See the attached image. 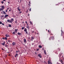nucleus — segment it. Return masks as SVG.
I'll use <instances>...</instances> for the list:
<instances>
[{"mask_svg":"<svg viewBox=\"0 0 64 64\" xmlns=\"http://www.w3.org/2000/svg\"><path fill=\"white\" fill-rule=\"evenodd\" d=\"M1 19H2V20H4V18H5V16H1Z\"/></svg>","mask_w":64,"mask_h":64,"instance_id":"obj_3","label":"nucleus"},{"mask_svg":"<svg viewBox=\"0 0 64 64\" xmlns=\"http://www.w3.org/2000/svg\"><path fill=\"white\" fill-rule=\"evenodd\" d=\"M22 23H24V22H22Z\"/></svg>","mask_w":64,"mask_h":64,"instance_id":"obj_61","label":"nucleus"},{"mask_svg":"<svg viewBox=\"0 0 64 64\" xmlns=\"http://www.w3.org/2000/svg\"><path fill=\"white\" fill-rule=\"evenodd\" d=\"M48 32H49V30H48Z\"/></svg>","mask_w":64,"mask_h":64,"instance_id":"obj_57","label":"nucleus"},{"mask_svg":"<svg viewBox=\"0 0 64 64\" xmlns=\"http://www.w3.org/2000/svg\"><path fill=\"white\" fill-rule=\"evenodd\" d=\"M51 38L52 39V40H54V36H52Z\"/></svg>","mask_w":64,"mask_h":64,"instance_id":"obj_16","label":"nucleus"},{"mask_svg":"<svg viewBox=\"0 0 64 64\" xmlns=\"http://www.w3.org/2000/svg\"><path fill=\"white\" fill-rule=\"evenodd\" d=\"M32 33H33V32H32Z\"/></svg>","mask_w":64,"mask_h":64,"instance_id":"obj_64","label":"nucleus"},{"mask_svg":"<svg viewBox=\"0 0 64 64\" xmlns=\"http://www.w3.org/2000/svg\"><path fill=\"white\" fill-rule=\"evenodd\" d=\"M5 36L6 37H10L9 35L8 34H6Z\"/></svg>","mask_w":64,"mask_h":64,"instance_id":"obj_7","label":"nucleus"},{"mask_svg":"<svg viewBox=\"0 0 64 64\" xmlns=\"http://www.w3.org/2000/svg\"><path fill=\"white\" fill-rule=\"evenodd\" d=\"M8 15H7V14H6L5 15V18H6V17H8Z\"/></svg>","mask_w":64,"mask_h":64,"instance_id":"obj_20","label":"nucleus"},{"mask_svg":"<svg viewBox=\"0 0 64 64\" xmlns=\"http://www.w3.org/2000/svg\"><path fill=\"white\" fill-rule=\"evenodd\" d=\"M14 21V19L13 18H11L10 19V21L9 22L10 23H12Z\"/></svg>","mask_w":64,"mask_h":64,"instance_id":"obj_1","label":"nucleus"},{"mask_svg":"<svg viewBox=\"0 0 64 64\" xmlns=\"http://www.w3.org/2000/svg\"><path fill=\"white\" fill-rule=\"evenodd\" d=\"M17 30L16 29H14V31L15 32H16V33H17V30Z\"/></svg>","mask_w":64,"mask_h":64,"instance_id":"obj_18","label":"nucleus"},{"mask_svg":"<svg viewBox=\"0 0 64 64\" xmlns=\"http://www.w3.org/2000/svg\"><path fill=\"white\" fill-rule=\"evenodd\" d=\"M3 12H4V14H6V12H5L4 11Z\"/></svg>","mask_w":64,"mask_h":64,"instance_id":"obj_27","label":"nucleus"},{"mask_svg":"<svg viewBox=\"0 0 64 64\" xmlns=\"http://www.w3.org/2000/svg\"><path fill=\"white\" fill-rule=\"evenodd\" d=\"M28 16H30V14H28Z\"/></svg>","mask_w":64,"mask_h":64,"instance_id":"obj_42","label":"nucleus"},{"mask_svg":"<svg viewBox=\"0 0 64 64\" xmlns=\"http://www.w3.org/2000/svg\"><path fill=\"white\" fill-rule=\"evenodd\" d=\"M2 10V8H0V11H1Z\"/></svg>","mask_w":64,"mask_h":64,"instance_id":"obj_32","label":"nucleus"},{"mask_svg":"<svg viewBox=\"0 0 64 64\" xmlns=\"http://www.w3.org/2000/svg\"><path fill=\"white\" fill-rule=\"evenodd\" d=\"M8 42H10V40H8Z\"/></svg>","mask_w":64,"mask_h":64,"instance_id":"obj_47","label":"nucleus"},{"mask_svg":"<svg viewBox=\"0 0 64 64\" xmlns=\"http://www.w3.org/2000/svg\"><path fill=\"white\" fill-rule=\"evenodd\" d=\"M2 25H4V23H2Z\"/></svg>","mask_w":64,"mask_h":64,"instance_id":"obj_39","label":"nucleus"},{"mask_svg":"<svg viewBox=\"0 0 64 64\" xmlns=\"http://www.w3.org/2000/svg\"><path fill=\"white\" fill-rule=\"evenodd\" d=\"M10 53L9 52H7V53Z\"/></svg>","mask_w":64,"mask_h":64,"instance_id":"obj_58","label":"nucleus"},{"mask_svg":"<svg viewBox=\"0 0 64 64\" xmlns=\"http://www.w3.org/2000/svg\"><path fill=\"white\" fill-rule=\"evenodd\" d=\"M4 46L5 47H6L7 48H8V46L7 45V44H5Z\"/></svg>","mask_w":64,"mask_h":64,"instance_id":"obj_23","label":"nucleus"},{"mask_svg":"<svg viewBox=\"0 0 64 64\" xmlns=\"http://www.w3.org/2000/svg\"><path fill=\"white\" fill-rule=\"evenodd\" d=\"M2 11H3V10L4 9V6H2Z\"/></svg>","mask_w":64,"mask_h":64,"instance_id":"obj_6","label":"nucleus"},{"mask_svg":"<svg viewBox=\"0 0 64 64\" xmlns=\"http://www.w3.org/2000/svg\"><path fill=\"white\" fill-rule=\"evenodd\" d=\"M31 2H29V4H28V5L29 6V7H30V6H31Z\"/></svg>","mask_w":64,"mask_h":64,"instance_id":"obj_15","label":"nucleus"},{"mask_svg":"<svg viewBox=\"0 0 64 64\" xmlns=\"http://www.w3.org/2000/svg\"><path fill=\"white\" fill-rule=\"evenodd\" d=\"M44 54H45V55H46V54H47V53H46V50H44Z\"/></svg>","mask_w":64,"mask_h":64,"instance_id":"obj_12","label":"nucleus"},{"mask_svg":"<svg viewBox=\"0 0 64 64\" xmlns=\"http://www.w3.org/2000/svg\"><path fill=\"white\" fill-rule=\"evenodd\" d=\"M58 51H60V49L59 48H58L57 49Z\"/></svg>","mask_w":64,"mask_h":64,"instance_id":"obj_24","label":"nucleus"},{"mask_svg":"<svg viewBox=\"0 0 64 64\" xmlns=\"http://www.w3.org/2000/svg\"><path fill=\"white\" fill-rule=\"evenodd\" d=\"M38 57H40V58H42V56L40 54H38Z\"/></svg>","mask_w":64,"mask_h":64,"instance_id":"obj_10","label":"nucleus"},{"mask_svg":"<svg viewBox=\"0 0 64 64\" xmlns=\"http://www.w3.org/2000/svg\"><path fill=\"white\" fill-rule=\"evenodd\" d=\"M22 13V12H19L20 14V13Z\"/></svg>","mask_w":64,"mask_h":64,"instance_id":"obj_43","label":"nucleus"},{"mask_svg":"<svg viewBox=\"0 0 64 64\" xmlns=\"http://www.w3.org/2000/svg\"><path fill=\"white\" fill-rule=\"evenodd\" d=\"M28 10L26 12V13H28Z\"/></svg>","mask_w":64,"mask_h":64,"instance_id":"obj_54","label":"nucleus"},{"mask_svg":"<svg viewBox=\"0 0 64 64\" xmlns=\"http://www.w3.org/2000/svg\"><path fill=\"white\" fill-rule=\"evenodd\" d=\"M10 54H9L8 56H10Z\"/></svg>","mask_w":64,"mask_h":64,"instance_id":"obj_60","label":"nucleus"},{"mask_svg":"<svg viewBox=\"0 0 64 64\" xmlns=\"http://www.w3.org/2000/svg\"><path fill=\"white\" fill-rule=\"evenodd\" d=\"M2 22H0V24H2Z\"/></svg>","mask_w":64,"mask_h":64,"instance_id":"obj_34","label":"nucleus"},{"mask_svg":"<svg viewBox=\"0 0 64 64\" xmlns=\"http://www.w3.org/2000/svg\"><path fill=\"white\" fill-rule=\"evenodd\" d=\"M29 11H31V8L30 9Z\"/></svg>","mask_w":64,"mask_h":64,"instance_id":"obj_33","label":"nucleus"},{"mask_svg":"<svg viewBox=\"0 0 64 64\" xmlns=\"http://www.w3.org/2000/svg\"><path fill=\"white\" fill-rule=\"evenodd\" d=\"M34 43H32V45H34Z\"/></svg>","mask_w":64,"mask_h":64,"instance_id":"obj_37","label":"nucleus"},{"mask_svg":"<svg viewBox=\"0 0 64 64\" xmlns=\"http://www.w3.org/2000/svg\"><path fill=\"white\" fill-rule=\"evenodd\" d=\"M8 42H7V44H8Z\"/></svg>","mask_w":64,"mask_h":64,"instance_id":"obj_63","label":"nucleus"},{"mask_svg":"<svg viewBox=\"0 0 64 64\" xmlns=\"http://www.w3.org/2000/svg\"><path fill=\"white\" fill-rule=\"evenodd\" d=\"M16 24H17V20L15 21Z\"/></svg>","mask_w":64,"mask_h":64,"instance_id":"obj_46","label":"nucleus"},{"mask_svg":"<svg viewBox=\"0 0 64 64\" xmlns=\"http://www.w3.org/2000/svg\"><path fill=\"white\" fill-rule=\"evenodd\" d=\"M5 42H4L3 43H2L1 44L3 46H4V45H5Z\"/></svg>","mask_w":64,"mask_h":64,"instance_id":"obj_8","label":"nucleus"},{"mask_svg":"<svg viewBox=\"0 0 64 64\" xmlns=\"http://www.w3.org/2000/svg\"><path fill=\"white\" fill-rule=\"evenodd\" d=\"M8 3H9V2H8Z\"/></svg>","mask_w":64,"mask_h":64,"instance_id":"obj_62","label":"nucleus"},{"mask_svg":"<svg viewBox=\"0 0 64 64\" xmlns=\"http://www.w3.org/2000/svg\"><path fill=\"white\" fill-rule=\"evenodd\" d=\"M8 27H12V26H11V25L9 24H8Z\"/></svg>","mask_w":64,"mask_h":64,"instance_id":"obj_21","label":"nucleus"},{"mask_svg":"<svg viewBox=\"0 0 64 64\" xmlns=\"http://www.w3.org/2000/svg\"><path fill=\"white\" fill-rule=\"evenodd\" d=\"M25 23H26V24H27V22L26 21H25Z\"/></svg>","mask_w":64,"mask_h":64,"instance_id":"obj_40","label":"nucleus"},{"mask_svg":"<svg viewBox=\"0 0 64 64\" xmlns=\"http://www.w3.org/2000/svg\"><path fill=\"white\" fill-rule=\"evenodd\" d=\"M10 20H7V22H10Z\"/></svg>","mask_w":64,"mask_h":64,"instance_id":"obj_28","label":"nucleus"},{"mask_svg":"<svg viewBox=\"0 0 64 64\" xmlns=\"http://www.w3.org/2000/svg\"><path fill=\"white\" fill-rule=\"evenodd\" d=\"M24 28H25V27H22V30H23Z\"/></svg>","mask_w":64,"mask_h":64,"instance_id":"obj_30","label":"nucleus"},{"mask_svg":"<svg viewBox=\"0 0 64 64\" xmlns=\"http://www.w3.org/2000/svg\"><path fill=\"white\" fill-rule=\"evenodd\" d=\"M17 34L18 35H21V34L20 33H19V32H18Z\"/></svg>","mask_w":64,"mask_h":64,"instance_id":"obj_19","label":"nucleus"},{"mask_svg":"<svg viewBox=\"0 0 64 64\" xmlns=\"http://www.w3.org/2000/svg\"><path fill=\"white\" fill-rule=\"evenodd\" d=\"M16 56H18V54H16Z\"/></svg>","mask_w":64,"mask_h":64,"instance_id":"obj_35","label":"nucleus"},{"mask_svg":"<svg viewBox=\"0 0 64 64\" xmlns=\"http://www.w3.org/2000/svg\"><path fill=\"white\" fill-rule=\"evenodd\" d=\"M39 50V49H37L36 50H37V51H38V50Z\"/></svg>","mask_w":64,"mask_h":64,"instance_id":"obj_48","label":"nucleus"},{"mask_svg":"<svg viewBox=\"0 0 64 64\" xmlns=\"http://www.w3.org/2000/svg\"><path fill=\"white\" fill-rule=\"evenodd\" d=\"M49 40H51V37L50 38H49Z\"/></svg>","mask_w":64,"mask_h":64,"instance_id":"obj_41","label":"nucleus"},{"mask_svg":"<svg viewBox=\"0 0 64 64\" xmlns=\"http://www.w3.org/2000/svg\"><path fill=\"white\" fill-rule=\"evenodd\" d=\"M27 25H29V24H26Z\"/></svg>","mask_w":64,"mask_h":64,"instance_id":"obj_59","label":"nucleus"},{"mask_svg":"<svg viewBox=\"0 0 64 64\" xmlns=\"http://www.w3.org/2000/svg\"><path fill=\"white\" fill-rule=\"evenodd\" d=\"M34 39V37H32V39L31 40L32 41H33V39Z\"/></svg>","mask_w":64,"mask_h":64,"instance_id":"obj_14","label":"nucleus"},{"mask_svg":"<svg viewBox=\"0 0 64 64\" xmlns=\"http://www.w3.org/2000/svg\"><path fill=\"white\" fill-rule=\"evenodd\" d=\"M30 24H31V25H32V22L31 21L30 22Z\"/></svg>","mask_w":64,"mask_h":64,"instance_id":"obj_26","label":"nucleus"},{"mask_svg":"<svg viewBox=\"0 0 64 64\" xmlns=\"http://www.w3.org/2000/svg\"><path fill=\"white\" fill-rule=\"evenodd\" d=\"M2 50H3V51H4V49H3V48H2Z\"/></svg>","mask_w":64,"mask_h":64,"instance_id":"obj_38","label":"nucleus"},{"mask_svg":"<svg viewBox=\"0 0 64 64\" xmlns=\"http://www.w3.org/2000/svg\"><path fill=\"white\" fill-rule=\"evenodd\" d=\"M42 50H44V48H42Z\"/></svg>","mask_w":64,"mask_h":64,"instance_id":"obj_50","label":"nucleus"},{"mask_svg":"<svg viewBox=\"0 0 64 64\" xmlns=\"http://www.w3.org/2000/svg\"><path fill=\"white\" fill-rule=\"evenodd\" d=\"M5 12H7V10H6V11Z\"/></svg>","mask_w":64,"mask_h":64,"instance_id":"obj_36","label":"nucleus"},{"mask_svg":"<svg viewBox=\"0 0 64 64\" xmlns=\"http://www.w3.org/2000/svg\"><path fill=\"white\" fill-rule=\"evenodd\" d=\"M13 34H15V32H12Z\"/></svg>","mask_w":64,"mask_h":64,"instance_id":"obj_31","label":"nucleus"},{"mask_svg":"<svg viewBox=\"0 0 64 64\" xmlns=\"http://www.w3.org/2000/svg\"><path fill=\"white\" fill-rule=\"evenodd\" d=\"M24 43H26V40L25 39L24 40Z\"/></svg>","mask_w":64,"mask_h":64,"instance_id":"obj_17","label":"nucleus"},{"mask_svg":"<svg viewBox=\"0 0 64 64\" xmlns=\"http://www.w3.org/2000/svg\"><path fill=\"white\" fill-rule=\"evenodd\" d=\"M39 48H42V46H41V45H40L39 46Z\"/></svg>","mask_w":64,"mask_h":64,"instance_id":"obj_25","label":"nucleus"},{"mask_svg":"<svg viewBox=\"0 0 64 64\" xmlns=\"http://www.w3.org/2000/svg\"><path fill=\"white\" fill-rule=\"evenodd\" d=\"M12 46H14V45H16V43L15 42H13L12 43Z\"/></svg>","mask_w":64,"mask_h":64,"instance_id":"obj_5","label":"nucleus"},{"mask_svg":"<svg viewBox=\"0 0 64 64\" xmlns=\"http://www.w3.org/2000/svg\"><path fill=\"white\" fill-rule=\"evenodd\" d=\"M50 60H49L48 61V64H50V63L51 62H50Z\"/></svg>","mask_w":64,"mask_h":64,"instance_id":"obj_9","label":"nucleus"},{"mask_svg":"<svg viewBox=\"0 0 64 64\" xmlns=\"http://www.w3.org/2000/svg\"><path fill=\"white\" fill-rule=\"evenodd\" d=\"M22 0H20V2H22Z\"/></svg>","mask_w":64,"mask_h":64,"instance_id":"obj_56","label":"nucleus"},{"mask_svg":"<svg viewBox=\"0 0 64 64\" xmlns=\"http://www.w3.org/2000/svg\"><path fill=\"white\" fill-rule=\"evenodd\" d=\"M11 10L10 9L9 10V11L10 12H11Z\"/></svg>","mask_w":64,"mask_h":64,"instance_id":"obj_44","label":"nucleus"},{"mask_svg":"<svg viewBox=\"0 0 64 64\" xmlns=\"http://www.w3.org/2000/svg\"><path fill=\"white\" fill-rule=\"evenodd\" d=\"M1 3H2V4H3V3H4V2H3V1H2Z\"/></svg>","mask_w":64,"mask_h":64,"instance_id":"obj_29","label":"nucleus"},{"mask_svg":"<svg viewBox=\"0 0 64 64\" xmlns=\"http://www.w3.org/2000/svg\"><path fill=\"white\" fill-rule=\"evenodd\" d=\"M60 62L62 64H64V62H63V60H60Z\"/></svg>","mask_w":64,"mask_h":64,"instance_id":"obj_4","label":"nucleus"},{"mask_svg":"<svg viewBox=\"0 0 64 64\" xmlns=\"http://www.w3.org/2000/svg\"><path fill=\"white\" fill-rule=\"evenodd\" d=\"M24 31L26 32V33L27 34H28V33L27 32V29L26 28H25V29L24 30Z\"/></svg>","mask_w":64,"mask_h":64,"instance_id":"obj_2","label":"nucleus"},{"mask_svg":"<svg viewBox=\"0 0 64 64\" xmlns=\"http://www.w3.org/2000/svg\"><path fill=\"white\" fill-rule=\"evenodd\" d=\"M50 35H53V34H51Z\"/></svg>","mask_w":64,"mask_h":64,"instance_id":"obj_45","label":"nucleus"},{"mask_svg":"<svg viewBox=\"0 0 64 64\" xmlns=\"http://www.w3.org/2000/svg\"><path fill=\"white\" fill-rule=\"evenodd\" d=\"M17 9L19 11H20L21 10V9H20V8H19V7H18Z\"/></svg>","mask_w":64,"mask_h":64,"instance_id":"obj_11","label":"nucleus"},{"mask_svg":"<svg viewBox=\"0 0 64 64\" xmlns=\"http://www.w3.org/2000/svg\"><path fill=\"white\" fill-rule=\"evenodd\" d=\"M16 53H18V51L17 50L16 51Z\"/></svg>","mask_w":64,"mask_h":64,"instance_id":"obj_49","label":"nucleus"},{"mask_svg":"<svg viewBox=\"0 0 64 64\" xmlns=\"http://www.w3.org/2000/svg\"><path fill=\"white\" fill-rule=\"evenodd\" d=\"M8 9H9V8L8 7V8L7 9V10H8Z\"/></svg>","mask_w":64,"mask_h":64,"instance_id":"obj_53","label":"nucleus"},{"mask_svg":"<svg viewBox=\"0 0 64 64\" xmlns=\"http://www.w3.org/2000/svg\"><path fill=\"white\" fill-rule=\"evenodd\" d=\"M2 39L4 40L6 39V40H7V38L6 37H5L4 38H2Z\"/></svg>","mask_w":64,"mask_h":64,"instance_id":"obj_13","label":"nucleus"},{"mask_svg":"<svg viewBox=\"0 0 64 64\" xmlns=\"http://www.w3.org/2000/svg\"><path fill=\"white\" fill-rule=\"evenodd\" d=\"M4 1H6V0H2Z\"/></svg>","mask_w":64,"mask_h":64,"instance_id":"obj_52","label":"nucleus"},{"mask_svg":"<svg viewBox=\"0 0 64 64\" xmlns=\"http://www.w3.org/2000/svg\"><path fill=\"white\" fill-rule=\"evenodd\" d=\"M57 64H61L60 63H57Z\"/></svg>","mask_w":64,"mask_h":64,"instance_id":"obj_51","label":"nucleus"},{"mask_svg":"<svg viewBox=\"0 0 64 64\" xmlns=\"http://www.w3.org/2000/svg\"><path fill=\"white\" fill-rule=\"evenodd\" d=\"M26 27L28 29V30H29V26L27 25L26 26Z\"/></svg>","mask_w":64,"mask_h":64,"instance_id":"obj_22","label":"nucleus"},{"mask_svg":"<svg viewBox=\"0 0 64 64\" xmlns=\"http://www.w3.org/2000/svg\"><path fill=\"white\" fill-rule=\"evenodd\" d=\"M14 56L15 57H16V56H16V55H15Z\"/></svg>","mask_w":64,"mask_h":64,"instance_id":"obj_55","label":"nucleus"}]
</instances>
